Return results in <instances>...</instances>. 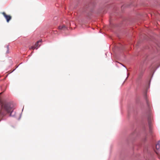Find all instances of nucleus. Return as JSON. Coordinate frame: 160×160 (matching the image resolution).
<instances>
[{
	"label": "nucleus",
	"instance_id": "1",
	"mask_svg": "<svg viewBox=\"0 0 160 160\" xmlns=\"http://www.w3.org/2000/svg\"><path fill=\"white\" fill-rule=\"evenodd\" d=\"M0 103L2 107V109L0 110V114L4 116L8 113L9 114L10 116H12V113L14 110L13 106L12 103L5 100H2L0 97Z\"/></svg>",
	"mask_w": 160,
	"mask_h": 160
},
{
	"label": "nucleus",
	"instance_id": "2",
	"mask_svg": "<svg viewBox=\"0 0 160 160\" xmlns=\"http://www.w3.org/2000/svg\"><path fill=\"white\" fill-rule=\"evenodd\" d=\"M2 14L3 15L4 18L6 19L7 22H8L11 19L12 16L11 15L7 14L6 13L4 12H2Z\"/></svg>",
	"mask_w": 160,
	"mask_h": 160
},
{
	"label": "nucleus",
	"instance_id": "3",
	"mask_svg": "<svg viewBox=\"0 0 160 160\" xmlns=\"http://www.w3.org/2000/svg\"><path fill=\"white\" fill-rule=\"evenodd\" d=\"M152 120V118L151 117H149L148 118V123L149 128L150 131L151 132V122Z\"/></svg>",
	"mask_w": 160,
	"mask_h": 160
},
{
	"label": "nucleus",
	"instance_id": "4",
	"mask_svg": "<svg viewBox=\"0 0 160 160\" xmlns=\"http://www.w3.org/2000/svg\"><path fill=\"white\" fill-rule=\"evenodd\" d=\"M156 151L160 150V141H158L156 145Z\"/></svg>",
	"mask_w": 160,
	"mask_h": 160
},
{
	"label": "nucleus",
	"instance_id": "5",
	"mask_svg": "<svg viewBox=\"0 0 160 160\" xmlns=\"http://www.w3.org/2000/svg\"><path fill=\"white\" fill-rule=\"evenodd\" d=\"M58 29H59L60 30H66V29H67V28L64 25H62L58 27Z\"/></svg>",
	"mask_w": 160,
	"mask_h": 160
},
{
	"label": "nucleus",
	"instance_id": "6",
	"mask_svg": "<svg viewBox=\"0 0 160 160\" xmlns=\"http://www.w3.org/2000/svg\"><path fill=\"white\" fill-rule=\"evenodd\" d=\"M42 42V40H40L38 41H37L36 43L35 44L34 46L36 48V49H38V48L40 46V45H39V43L40 42Z\"/></svg>",
	"mask_w": 160,
	"mask_h": 160
},
{
	"label": "nucleus",
	"instance_id": "7",
	"mask_svg": "<svg viewBox=\"0 0 160 160\" xmlns=\"http://www.w3.org/2000/svg\"><path fill=\"white\" fill-rule=\"evenodd\" d=\"M35 49H36V47L34 46H32L30 48V49H33L34 50Z\"/></svg>",
	"mask_w": 160,
	"mask_h": 160
},
{
	"label": "nucleus",
	"instance_id": "8",
	"mask_svg": "<svg viewBox=\"0 0 160 160\" xmlns=\"http://www.w3.org/2000/svg\"><path fill=\"white\" fill-rule=\"evenodd\" d=\"M155 152H156V153L158 155V158L159 159H160V155L159 154L158 152V151H156L155 150Z\"/></svg>",
	"mask_w": 160,
	"mask_h": 160
},
{
	"label": "nucleus",
	"instance_id": "9",
	"mask_svg": "<svg viewBox=\"0 0 160 160\" xmlns=\"http://www.w3.org/2000/svg\"><path fill=\"white\" fill-rule=\"evenodd\" d=\"M147 104L148 105V101L147 100Z\"/></svg>",
	"mask_w": 160,
	"mask_h": 160
},
{
	"label": "nucleus",
	"instance_id": "10",
	"mask_svg": "<svg viewBox=\"0 0 160 160\" xmlns=\"http://www.w3.org/2000/svg\"><path fill=\"white\" fill-rule=\"evenodd\" d=\"M7 49H8V47H7Z\"/></svg>",
	"mask_w": 160,
	"mask_h": 160
},
{
	"label": "nucleus",
	"instance_id": "11",
	"mask_svg": "<svg viewBox=\"0 0 160 160\" xmlns=\"http://www.w3.org/2000/svg\"><path fill=\"white\" fill-rule=\"evenodd\" d=\"M2 92L1 93H0V94H1L2 93Z\"/></svg>",
	"mask_w": 160,
	"mask_h": 160
}]
</instances>
